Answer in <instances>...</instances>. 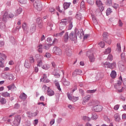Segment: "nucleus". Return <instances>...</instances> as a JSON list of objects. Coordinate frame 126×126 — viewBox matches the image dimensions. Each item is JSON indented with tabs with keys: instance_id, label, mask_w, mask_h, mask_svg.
<instances>
[{
	"instance_id": "28",
	"label": "nucleus",
	"mask_w": 126,
	"mask_h": 126,
	"mask_svg": "<svg viewBox=\"0 0 126 126\" xmlns=\"http://www.w3.org/2000/svg\"><path fill=\"white\" fill-rule=\"evenodd\" d=\"M50 47H52V44L48 43V44H45L43 46V49H45V50H49L50 49Z\"/></svg>"
},
{
	"instance_id": "2",
	"label": "nucleus",
	"mask_w": 126,
	"mask_h": 126,
	"mask_svg": "<svg viewBox=\"0 0 126 126\" xmlns=\"http://www.w3.org/2000/svg\"><path fill=\"white\" fill-rule=\"evenodd\" d=\"M119 78L121 80L117 81V83L114 85V87L118 91V92L121 93L124 91V87H122V81L123 80L122 77L120 76Z\"/></svg>"
},
{
	"instance_id": "58",
	"label": "nucleus",
	"mask_w": 126,
	"mask_h": 126,
	"mask_svg": "<svg viewBox=\"0 0 126 126\" xmlns=\"http://www.w3.org/2000/svg\"><path fill=\"white\" fill-rule=\"evenodd\" d=\"M36 22H37V24H41L43 23L42 20H41V19H40V18H37Z\"/></svg>"
},
{
	"instance_id": "52",
	"label": "nucleus",
	"mask_w": 126,
	"mask_h": 126,
	"mask_svg": "<svg viewBox=\"0 0 126 126\" xmlns=\"http://www.w3.org/2000/svg\"><path fill=\"white\" fill-rule=\"evenodd\" d=\"M98 46L101 47V48H104L105 47V42H104V41H101L99 43H98Z\"/></svg>"
},
{
	"instance_id": "49",
	"label": "nucleus",
	"mask_w": 126,
	"mask_h": 126,
	"mask_svg": "<svg viewBox=\"0 0 126 126\" xmlns=\"http://www.w3.org/2000/svg\"><path fill=\"white\" fill-rule=\"evenodd\" d=\"M0 28L1 29V30H3V31H4V30H5V25H4V24L2 23L0 24Z\"/></svg>"
},
{
	"instance_id": "37",
	"label": "nucleus",
	"mask_w": 126,
	"mask_h": 126,
	"mask_svg": "<svg viewBox=\"0 0 126 126\" xmlns=\"http://www.w3.org/2000/svg\"><path fill=\"white\" fill-rule=\"evenodd\" d=\"M42 68H43V69H45V70H48V69L50 68V65L48 64H45L42 66Z\"/></svg>"
},
{
	"instance_id": "24",
	"label": "nucleus",
	"mask_w": 126,
	"mask_h": 126,
	"mask_svg": "<svg viewBox=\"0 0 126 126\" xmlns=\"http://www.w3.org/2000/svg\"><path fill=\"white\" fill-rule=\"evenodd\" d=\"M101 65L103 66V67H107V68H109L110 65V62H103L102 63H101Z\"/></svg>"
},
{
	"instance_id": "17",
	"label": "nucleus",
	"mask_w": 126,
	"mask_h": 126,
	"mask_svg": "<svg viewBox=\"0 0 126 126\" xmlns=\"http://www.w3.org/2000/svg\"><path fill=\"white\" fill-rule=\"evenodd\" d=\"M22 27L24 31L28 32V30H29V27H28V26H27V24H26V23H23Z\"/></svg>"
},
{
	"instance_id": "35",
	"label": "nucleus",
	"mask_w": 126,
	"mask_h": 126,
	"mask_svg": "<svg viewBox=\"0 0 126 126\" xmlns=\"http://www.w3.org/2000/svg\"><path fill=\"white\" fill-rule=\"evenodd\" d=\"M60 25L63 26H65L66 25V19L62 20Z\"/></svg>"
},
{
	"instance_id": "33",
	"label": "nucleus",
	"mask_w": 126,
	"mask_h": 126,
	"mask_svg": "<svg viewBox=\"0 0 126 126\" xmlns=\"http://www.w3.org/2000/svg\"><path fill=\"white\" fill-rule=\"evenodd\" d=\"M21 12H22V8L20 7L15 11V15H18L20 14Z\"/></svg>"
},
{
	"instance_id": "45",
	"label": "nucleus",
	"mask_w": 126,
	"mask_h": 126,
	"mask_svg": "<svg viewBox=\"0 0 126 126\" xmlns=\"http://www.w3.org/2000/svg\"><path fill=\"white\" fill-rule=\"evenodd\" d=\"M37 66H39V67H42L43 65V62H42V60H39L37 61Z\"/></svg>"
},
{
	"instance_id": "7",
	"label": "nucleus",
	"mask_w": 126,
	"mask_h": 126,
	"mask_svg": "<svg viewBox=\"0 0 126 126\" xmlns=\"http://www.w3.org/2000/svg\"><path fill=\"white\" fill-rule=\"evenodd\" d=\"M95 3L97 6H98L100 11H103L104 9H105V8H104V6L103 5V3L102 2V1L100 0H96Z\"/></svg>"
},
{
	"instance_id": "14",
	"label": "nucleus",
	"mask_w": 126,
	"mask_h": 126,
	"mask_svg": "<svg viewBox=\"0 0 126 126\" xmlns=\"http://www.w3.org/2000/svg\"><path fill=\"white\" fill-rule=\"evenodd\" d=\"M82 73V70L81 69H76L72 73V75L74 77L76 76L77 75H79Z\"/></svg>"
},
{
	"instance_id": "11",
	"label": "nucleus",
	"mask_w": 126,
	"mask_h": 126,
	"mask_svg": "<svg viewBox=\"0 0 126 126\" xmlns=\"http://www.w3.org/2000/svg\"><path fill=\"white\" fill-rule=\"evenodd\" d=\"M103 41H105L106 43L109 44V45H110L111 41V40H108V33L107 32H104L103 34Z\"/></svg>"
},
{
	"instance_id": "26",
	"label": "nucleus",
	"mask_w": 126,
	"mask_h": 126,
	"mask_svg": "<svg viewBox=\"0 0 126 126\" xmlns=\"http://www.w3.org/2000/svg\"><path fill=\"white\" fill-rule=\"evenodd\" d=\"M91 119L94 120V121H96L98 119V115L96 113H93L92 115Z\"/></svg>"
},
{
	"instance_id": "32",
	"label": "nucleus",
	"mask_w": 126,
	"mask_h": 126,
	"mask_svg": "<svg viewBox=\"0 0 126 126\" xmlns=\"http://www.w3.org/2000/svg\"><path fill=\"white\" fill-rule=\"evenodd\" d=\"M75 18L78 20H81V18H82V15H81V13H77V14L76 15Z\"/></svg>"
},
{
	"instance_id": "36",
	"label": "nucleus",
	"mask_w": 126,
	"mask_h": 126,
	"mask_svg": "<svg viewBox=\"0 0 126 126\" xmlns=\"http://www.w3.org/2000/svg\"><path fill=\"white\" fill-rule=\"evenodd\" d=\"M1 95L3 96V97H9V96H10V94L9 93H7V92H2Z\"/></svg>"
},
{
	"instance_id": "41",
	"label": "nucleus",
	"mask_w": 126,
	"mask_h": 126,
	"mask_svg": "<svg viewBox=\"0 0 126 126\" xmlns=\"http://www.w3.org/2000/svg\"><path fill=\"white\" fill-rule=\"evenodd\" d=\"M112 12V11L111 8H107V9L106 11V15H110V14H111Z\"/></svg>"
},
{
	"instance_id": "42",
	"label": "nucleus",
	"mask_w": 126,
	"mask_h": 126,
	"mask_svg": "<svg viewBox=\"0 0 126 126\" xmlns=\"http://www.w3.org/2000/svg\"><path fill=\"white\" fill-rule=\"evenodd\" d=\"M112 52V50H111V48L108 47L107 49H106L104 52L105 55H108V54H110V53Z\"/></svg>"
},
{
	"instance_id": "63",
	"label": "nucleus",
	"mask_w": 126,
	"mask_h": 126,
	"mask_svg": "<svg viewBox=\"0 0 126 126\" xmlns=\"http://www.w3.org/2000/svg\"><path fill=\"white\" fill-rule=\"evenodd\" d=\"M120 108V105L117 104L114 106V109L115 110V111H118Z\"/></svg>"
},
{
	"instance_id": "15",
	"label": "nucleus",
	"mask_w": 126,
	"mask_h": 126,
	"mask_svg": "<svg viewBox=\"0 0 126 126\" xmlns=\"http://www.w3.org/2000/svg\"><path fill=\"white\" fill-rule=\"evenodd\" d=\"M47 94L48 95V96H50V97L52 96H54V95H55V92H54V91H53L51 89H48L47 91Z\"/></svg>"
},
{
	"instance_id": "19",
	"label": "nucleus",
	"mask_w": 126,
	"mask_h": 126,
	"mask_svg": "<svg viewBox=\"0 0 126 126\" xmlns=\"http://www.w3.org/2000/svg\"><path fill=\"white\" fill-rule=\"evenodd\" d=\"M70 4H71L70 2H64L63 4V7L64 9H67V8L70 6Z\"/></svg>"
},
{
	"instance_id": "1",
	"label": "nucleus",
	"mask_w": 126,
	"mask_h": 126,
	"mask_svg": "<svg viewBox=\"0 0 126 126\" xmlns=\"http://www.w3.org/2000/svg\"><path fill=\"white\" fill-rule=\"evenodd\" d=\"M77 36L79 39H82V37L84 36V31L83 29L75 30L74 32H71L69 35V38L71 41H76Z\"/></svg>"
},
{
	"instance_id": "8",
	"label": "nucleus",
	"mask_w": 126,
	"mask_h": 126,
	"mask_svg": "<svg viewBox=\"0 0 126 126\" xmlns=\"http://www.w3.org/2000/svg\"><path fill=\"white\" fill-rule=\"evenodd\" d=\"M53 52L56 55L58 56H61L62 55V49H61L59 47H54L53 49Z\"/></svg>"
},
{
	"instance_id": "4",
	"label": "nucleus",
	"mask_w": 126,
	"mask_h": 126,
	"mask_svg": "<svg viewBox=\"0 0 126 126\" xmlns=\"http://www.w3.org/2000/svg\"><path fill=\"white\" fill-rule=\"evenodd\" d=\"M87 57H88L91 63H94L95 62V57H94V52L92 50L88 51L86 53Z\"/></svg>"
},
{
	"instance_id": "5",
	"label": "nucleus",
	"mask_w": 126,
	"mask_h": 126,
	"mask_svg": "<svg viewBox=\"0 0 126 126\" xmlns=\"http://www.w3.org/2000/svg\"><path fill=\"white\" fill-rule=\"evenodd\" d=\"M5 60H6V56L4 54L0 53V67H4Z\"/></svg>"
},
{
	"instance_id": "59",
	"label": "nucleus",
	"mask_w": 126,
	"mask_h": 126,
	"mask_svg": "<svg viewBox=\"0 0 126 126\" xmlns=\"http://www.w3.org/2000/svg\"><path fill=\"white\" fill-rule=\"evenodd\" d=\"M81 8H84L85 7V2L84 1H82L81 2Z\"/></svg>"
},
{
	"instance_id": "60",
	"label": "nucleus",
	"mask_w": 126,
	"mask_h": 126,
	"mask_svg": "<svg viewBox=\"0 0 126 126\" xmlns=\"http://www.w3.org/2000/svg\"><path fill=\"white\" fill-rule=\"evenodd\" d=\"M67 96L69 100H70V101H72L73 97H72L71 95H70V94H69V93H67Z\"/></svg>"
},
{
	"instance_id": "9",
	"label": "nucleus",
	"mask_w": 126,
	"mask_h": 126,
	"mask_svg": "<svg viewBox=\"0 0 126 126\" xmlns=\"http://www.w3.org/2000/svg\"><path fill=\"white\" fill-rule=\"evenodd\" d=\"M103 109V107L100 105H97L94 106L92 108L93 111L94 112H101Z\"/></svg>"
},
{
	"instance_id": "38",
	"label": "nucleus",
	"mask_w": 126,
	"mask_h": 126,
	"mask_svg": "<svg viewBox=\"0 0 126 126\" xmlns=\"http://www.w3.org/2000/svg\"><path fill=\"white\" fill-rule=\"evenodd\" d=\"M9 73H6V72L2 73L1 74V77H2V78H4V79H6V78L8 77Z\"/></svg>"
},
{
	"instance_id": "12",
	"label": "nucleus",
	"mask_w": 126,
	"mask_h": 126,
	"mask_svg": "<svg viewBox=\"0 0 126 126\" xmlns=\"http://www.w3.org/2000/svg\"><path fill=\"white\" fill-rule=\"evenodd\" d=\"M91 98V96L90 95H88L84 97L82 101L83 105H85V104H86V103H87V102L90 100Z\"/></svg>"
},
{
	"instance_id": "27",
	"label": "nucleus",
	"mask_w": 126,
	"mask_h": 126,
	"mask_svg": "<svg viewBox=\"0 0 126 126\" xmlns=\"http://www.w3.org/2000/svg\"><path fill=\"white\" fill-rule=\"evenodd\" d=\"M110 76L112 78H116V77L117 76V72H116V71L112 70L110 74Z\"/></svg>"
},
{
	"instance_id": "56",
	"label": "nucleus",
	"mask_w": 126,
	"mask_h": 126,
	"mask_svg": "<svg viewBox=\"0 0 126 126\" xmlns=\"http://www.w3.org/2000/svg\"><path fill=\"white\" fill-rule=\"evenodd\" d=\"M112 7L115 8V9H117V8L119 7V4L116 3H114L113 4H112Z\"/></svg>"
},
{
	"instance_id": "46",
	"label": "nucleus",
	"mask_w": 126,
	"mask_h": 126,
	"mask_svg": "<svg viewBox=\"0 0 126 126\" xmlns=\"http://www.w3.org/2000/svg\"><path fill=\"white\" fill-rule=\"evenodd\" d=\"M107 60L109 62H112L113 61V55L109 54L107 57Z\"/></svg>"
},
{
	"instance_id": "21",
	"label": "nucleus",
	"mask_w": 126,
	"mask_h": 126,
	"mask_svg": "<svg viewBox=\"0 0 126 126\" xmlns=\"http://www.w3.org/2000/svg\"><path fill=\"white\" fill-rule=\"evenodd\" d=\"M116 66H117V64H116V62H113V63H109V67L111 69H114V68H116Z\"/></svg>"
},
{
	"instance_id": "50",
	"label": "nucleus",
	"mask_w": 126,
	"mask_h": 126,
	"mask_svg": "<svg viewBox=\"0 0 126 126\" xmlns=\"http://www.w3.org/2000/svg\"><path fill=\"white\" fill-rule=\"evenodd\" d=\"M73 27V25H72V22H70L68 26V30H71Z\"/></svg>"
},
{
	"instance_id": "57",
	"label": "nucleus",
	"mask_w": 126,
	"mask_h": 126,
	"mask_svg": "<svg viewBox=\"0 0 126 126\" xmlns=\"http://www.w3.org/2000/svg\"><path fill=\"white\" fill-rule=\"evenodd\" d=\"M29 61L31 63H33L35 62V59L32 57H31L29 58Z\"/></svg>"
},
{
	"instance_id": "22",
	"label": "nucleus",
	"mask_w": 126,
	"mask_h": 126,
	"mask_svg": "<svg viewBox=\"0 0 126 126\" xmlns=\"http://www.w3.org/2000/svg\"><path fill=\"white\" fill-rule=\"evenodd\" d=\"M24 65L25 67H27V68H29V67L31 66V63H30V61L26 60Z\"/></svg>"
},
{
	"instance_id": "23",
	"label": "nucleus",
	"mask_w": 126,
	"mask_h": 126,
	"mask_svg": "<svg viewBox=\"0 0 126 126\" xmlns=\"http://www.w3.org/2000/svg\"><path fill=\"white\" fill-rule=\"evenodd\" d=\"M119 67L120 71L124 72V71H126V66L124 65V64H119Z\"/></svg>"
},
{
	"instance_id": "34",
	"label": "nucleus",
	"mask_w": 126,
	"mask_h": 126,
	"mask_svg": "<svg viewBox=\"0 0 126 126\" xmlns=\"http://www.w3.org/2000/svg\"><path fill=\"white\" fill-rule=\"evenodd\" d=\"M68 38H69V36H68V32H66L64 36V41L65 42H67V40H68Z\"/></svg>"
},
{
	"instance_id": "3",
	"label": "nucleus",
	"mask_w": 126,
	"mask_h": 126,
	"mask_svg": "<svg viewBox=\"0 0 126 126\" xmlns=\"http://www.w3.org/2000/svg\"><path fill=\"white\" fill-rule=\"evenodd\" d=\"M33 6L38 11L42 10V3L40 0H34Z\"/></svg>"
},
{
	"instance_id": "47",
	"label": "nucleus",
	"mask_w": 126,
	"mask_h": 126,
	"mask_svg": "<svg viewBox=\"0 0 126 126\" xmlns=\"http://www.w3.org/2000/svg\"><path fill=\"white\" fill-rule=\"evenodd\" d=\"M83 120L84 121H88V122H90V121H91V118L87 116H84L83 117Z\"/></svg>"
},
{
	"instance_id": "20",
	"label": "nucleus",
	"mask_w": 126,
	"mask_h": 126,
	"mask_svg": "<svg viewBox=\"0 0 126 126\" xmlns=\"http://www.w3.org/2000/svg\"><path fill=\"white\" fill-rule=\"evenodd\" d=\"M8 90H16V87L14 85V84L8 86L7 87Z\"/></svg>"
},
{
	"instance_id": "48",
	"label": "nucleus",
	"mask_w": 126,
	"mask_h": 126,
	"mask_svg": "<svg viewBox=\"0 0 126 126\" xmlns=\"http://www.w3.org/2000/svg\"><path fill=\"white\" fill-rule=\"evenodd\" d=\"M63 84L65 86H68L70 84V82L65 79Z\"/></svg>"
},
{
	"instance_id": "62",
	"label": "nucleus",
	"mask_w": 126,
	"mask_h": 126,
	"mask_svg": "<svg viewBox=\"0 0 126 126\" xmlns=\"http://www.w3.org/2000/svg\"><path fill=\"white\" fill-rule=\"evenodd\" d=\"M97 91V90H88L87 92L88 93H95Z\"/></svg>"
},
{
	"instance_id": "13",
	"label": "nucleus",
	"mask_w": 126,
	"mask_h": 126,
	"mask_svg": "<svg viewBox=\"0 0 126 126\" xmlns=\"http://www.w3.org/2000/svg\"><path fill=\"white\" fill-rule=\"evenodd\" d=\"M114 121L117 123L121 121V116L119 113H115L114 115Z\"/></svg>"
},
{
	"instance_id": "10",
	"label": "nucleus",
	"mask_w": 126,
	"mask_h": 126,
	"mask_svg": "<svg viewBox=\"0 0 126 126\" xmlns=\"http://www.w3.org/2000/svg\"><path fill=\"white\" fill-rule=\"evenodd\" d=\"M65 53L66 56H68V57L71 56L72 54L71 53V48L70 47V46L68 45L66 47Z\"/></svg>"
},
{
	"instance_id": "51",
	"label": "nucleus",
	"mask_w": 126,
	"mask_h": 126,
	"mask_svg": "<svg viewBox=\"0 0 126 126\" xmlns=\"http://www.w3.org/2000/svg\"><path fill=\"white\" fill-rule=\"evenodd\" d=\"M19 2L21 4H26L27 3V0H19Z\"/></svg>"
},
{
	"instance_id": "40",
	"label": "nucleus",
	"mask_w": 126,
	"mask_h": 126,
	"mask_svg": "<svg viewBox=\"0 0 126 126\" xmlns=\"http://www.w3.org/2000/svg\"><path fill=\"white\" fill-rule=\"evenodd\" d=\"M86 1L90 5H93L95 2L94 0H86Z\"/></svg>"
},
{
	"instance_id": "29",
	"label": "nucleus",
	"mask_w": 126,
	"mask_h": 126,
	"mask_svg": "<svg viewBox=\"0 0 126 126\" xmlns=\"http://www.w3.org/2000/svg\"><path fill=\"white\" fill-rule=\"evenodd\" d=\"M113 4V0H105V4L108 5V6H111Z\"/></svg>"
},
{
	"instance_id": "64",
	"label": "nucleus",
	"mask_w": 126,
	"mask_h": 126,
	"mask_svg": "<svg viewBox=\"0 0 126 126\" xmlns=\"http://www.w3.org/2000/svg\"><path fill=\"white\" fill-rule=\"evenodd\" d=\"M45 58H48V59L51 57V54L49 53H46V54L44 56Z\"/></svg>"
},
{
	"instance_id": "43",
	"label": "nucleus",
	"mask_w": 126,
	"mask_h": 126,
	"mask_svg": "<svg viewBox=\"0 0 126 126\" xmlns=\"http://www.w3.org/2000/svg\"><path fill=\"white\" fill-rule=\"evenodd\" d=\"M0 102L1 104H2V105H4L6 103V99L4 98H1L0 99Z\"/></svg>"
},
{
	"instance_id": "54",
	"label": "nucleus",
	"mask_w": 126,
	"mask_h": 126,
	"mask_svg": "<svg viewBox=\"0 0 126 126\" xmlns=\"http://www.w3.org/2000/svg\"><path fill=\"white\" fill-rule=\"evenodd\" d=\"M117 50H118V52L119 53H121V44H120V43H118L117 44Z\"/></svg>"
},
{
	"instance_id": "44",
	"label": "nucleus",
	"mask_w": 126,
	"mask_h": 126,
	"mask_svg": "<svg viewBox=\"0 0 126 126\" xmlns=\"http://www.w3.org/2000/svg\"><path fill=\"white\" fill-rule=\"evenodd\" d=\"M50 89V87L47 86L46 85H44L42 87V90H44V91H48Z\"/></svg>"
},
{
	"instance_id": "25",
	"label": "nucleus",
	"mask_w": 126,
	"mask_h": 126,
	"mask_svg": "<svg viewBox=\"0 0 126 126\" xmlns=\"http://www.w3.org/2000/svg\"><path fill=\"white\" fill-rule=\"evenodd\" d=\"M19 98L23 100H25L26 99V98H27V95H26L25 93H23L20 95Z\"/></svg>"
},
{
	"instance_id": "53",
	"label": "nucleus",
	"mask_w": 126,
	"mask_h": 126,
	"mask_svg": "<svg viewBox=\"0 0 126 126\" xmlns=\"http://www.w3.org/2000/svg\"><path fill=\"white\" fill-rule=\"evenodd\" d=\"M27 115L29 118H33V114L31 112H27Z\"/></svg>"
},
{
	"instance_id": "30",
	"label": "nucleus",
	"mask_w": 126,
	"mask_h": 126,
	"mask_svg": "<svg viewBox=\"0 0 126 126\" xmlns=\"http://www.w3.org/2000/svg\"><path fill=\"white\" fill-rule=\"evenodd\" d=\"M30 31L32 33L36 31V26L35 25V24L32 25L31 27L30 28Z\"/></svg>"
},
{
	"instance_id": "16",
	"label": "nucleus",
	"mask_w": 126,
	"mask_h": 126,
	"mask_svg": "<svg viewBox=\"0 0 126 126\" xmlns=\"http://www.w3.org/2000/svg\"><path fill=\"white\" fill-rule=\"evenodd\" d=\"M54 83L57 89H58L59 91H62V89H61V86H60V83H59V81H58V80H55Z\"/></svg>"
},
{
	"instance_id": "55",
	"label": "nucleus",
	"mask_w": 126,
	"mask_h": 126,
	"mask_svg": "<svg viewBox=\"0 0 126 126\" xmlns=\"http://www.w3.org/2000/svg\"><path fill=\"white\" fill-rule=\"evenodd\" d=\"M8 77H9V80H12V79H13V77H14V76H13V74H10L9 73Z\"/></svg>"
},
{
	"instance_id": "18",
	"label": "nucleus",
	"mask_w": 126,
	"mask_h": 126,
	"mask_svg": "<svg viewBox=\"0 0 126 126\" xmlns=\"http://www.w3.org/2000/svg\"><path fill=\"white\" fill-rule=\"evenodd\" d=\"M8 19V13L7 12H5L3 15L2 20L3 21H6Z\"/></svg>"
},
{
	"instance_id": "6",
	"label": "nucleus",
	"mask_w": 126,
	"mask_h": 126,
	"mask_svg": "<svg viewBox=\"0 0 126 126\" xmlns=\"http://www.w3.org/2000/svg\"><path fill=\"white\" fill-rule=\"evenodd\" d=\"M21 122V116L16 115L15 116L14 120L13 122L14 126H18L20 125Z\"/></svg>"
},
{
	"instance_id": "39",
	"label": "nucleus",
	"mask_w": 126,
	"mask_h": 126,
	"mask_svg": "<svg viewBox=\"0 0 126 126\" xmlns=\"http://www.w3.org/2000/svg\"><path fill=\"white\" fill-rule=\"evenodd\" d=\"M65 32V31L63 30L60 32L59 33H57L56 34V37H59V36H62V35H63V33Z\"/></svg>"
},
{
	"instance_id": "31",
	"label": "nucleus",
	"mask_w": 126,
	"mask_h": 126,
	"mask_svg": "<svg viewBox=\"0 0 126 126\" xmlns=\"http://www.w3.org/2000/svg\"><path fill=\"white\" fill-rule=\"evenodd\" d=\"M38 48V51L39 53H40V54H42L43 53V45L39 44V45L37 47Z\"/></svg>"
},
{
	"instance_id": "61",
	"label": "nucleus",
	"mask_w": 126,
	"mask_h": 126,
	"mask_svg": "<svg viewBox=\"0 0 126 126\" xmlns=\"http://www.w3.org/2000/svg\"><path fill=\"white\" fill-rule=\"evenodd\" d=\"M79 99V97L76 96H73V98L72 99V102H76V101H77Z\"/></svg>"
}]
</instances>
